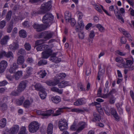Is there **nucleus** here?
<instances>
[{"instance_id":"1","label":"nucleus","mask_w":134,"mask_h":134,"mask_svg":"<svg viewBox=\"0 0 134 134\" xmlns=\"http://www.w3.org/2000/svg\"><path fill=\"white\" fill-rule=\"evenodd\" d=\"M31 87L32 89L34 90L33 87H34V88L35 90L40 92L39 93V96L42 99H43L46 98L47 96V93L41 84L37 83L35 85H32Z\"/></svg>"},{"instance_id":"2","label":"nucleus","mask_w":134,"mask_h":134,"mask_svg":"<svg viewBox=\"0 0 134 134\" xmlns=\"http://www.w3.org/2000/svg\"><path fill=\"white\" fill-rule=\"evenodd\" d=\"M28 127L29 132L32 133H34L39 130L40 124L37 122L33 121L29 124Z\"/></svg>"},{"instance_id":"3","label":"nucleus","mask_w":134,"mask_h":134,"mask_svg":"<svg viewBox=\"0 0 134 134\" xmlns=\"http://www.w3.org/2000/svg\"><path fill=\"white\" fill-rule=\"evenodd\" d=\"M53 16L50 13H48L45 14L42 18V22L43 23L45 24L46 26L48 25L49 27L51 21L53 19Z\"/></svg>"},{"instance_id":"4","label":"nucleus","mask_w":134,"mask_h":134,"mask_svg":"<svg viewBox=\"0 0 134 134\" xmlns=\"http://www.w3.org/2000/svg\"><path fill=\"white\" fill-rule=\"evenodd\" d=\"M58 126L60 130L63 131L68 129V123L66 120L65 119H62L59 121Z\"/></svg>"},{"instance_id":"5","label":"nucleus","mask_w":134,"mask_h":134,"mask_svg":"<svg viewBox=\"0 0 134 134\" xmlns=\"http://www.w3.org/2000/svg\"><path fill=\"white\" fill-rule=\"evenodd\" d=\"M54 35V32L51 31L43 32L41 34V35L43 36V38L46 40H48L53 37Z\"/></svg>"},{"instance_id":"6","label":"nucleus","mask_w":134,"mask_h":134,"mask_svg":"<svg viewBox=\"0 0 134 134\" xmlns=\"http://www.w3.org/2000/svg\"><path fill=\"white\" fill-rule=\"evenodd\" d=\"M51 1H48L46 3L42 4L41 8L42 13H44L47 11L49 10L51 7Z\"/></svg>"},{"instance_id":"7","label":"nucleus","mask_w":134,"mask_h":134,"mask_svg":"<svg viewBox=\"0 0 134 134\" xmlns=\"http://www.w3.org/2000/svg\"><path fill=\"white\" fill-rule=\"evenodd\" d=\"M48 25L46 26L43 24L40 25L38 24L34 23L33 25L34 28L36 29L38 31H41L44 30L45 29L48 27Z\"/></svg>"},{"instance_id":"8","label":"nucleus","mask_w":134,"mask_h":134,"mask_svg":"<svg viewBox=\"0 0 134 134\" xmlns=\"http://www.w3.org/2000/svg\"><path fill=\"white\" fill-rule=\"evenodd\" d=\"M54 113V111L52 110H49L45 111L41 110H38L37 111V114L43 116H50Z\"/></svg>"},{"instance_id":"9","label":"nucleus","mask_w":134,"mask_h":134,"mask_svg":"<svg viewBox=\"0 0 134 134\" xmlns=\"http://www.w3.org/2000/svg\"><path fill=\"white\" fill-rule=\"evenodd\" d=\"M52 51L49 47L45 49L42 53V58L45 59L48 58L52 54Z\"/></svg>"},{"instance_id":"10","label":"nucleus","mask_w":134,"mask_h":134,"mask_svg":"<svg viewBox=\"0 0 134 134\" xmlns=\"http://www.w3.org/2000/svg\"><path fill=\"white\" fill-rule=\"evenodd\" d=\"M94 7L97 11L100 13H103V12L102 10V9L107 15L109 16H111V15L108 13V12L103 7L102 5H94Z\"/></svg>"},{"instance_id":"11","label":"nucleus","mask_w":134,"mask_h":134,"mask_svg":"<svg viewBox=\"0 0 134 134\" xmlns=\"http://www.w3.org/2000/svg\"><path fill=\"white\" fill-rule=\"evenodd\" d=\"M66 76L65 74L64 73L57 74L55 77L54 81L57 84L59 83L60 80L64 78Z\"/></svg>"},{"instance_id":"12","label":"nucleus","mask_w":134,"mask_h":134,"mask_svg":"<svg viewBox=\"0 0 134 134\" xmlns=\"http://www.w3.org/2000/svg\"><path fill=\"white\" fill-rule=\"evenodd\" d=\"M115 60L117 62L120 63L118 65L119 67L121 68H124V67H126L125 65V62L122 58L121 57H117Z\"/></svg>"},{"instance_id":"13","label":"nucleus","mask_w":134,"mask_h":134,"mask_svg":"<svg viewBox=\"0 0 134 134\" xmlns=\"http://www.w3.org/2000/svg\"><path fill=\"white\" fill-rule=\"evenodd\" d=\"M8 65L6 61L3 60L0 63V73L3 72L5 70Z\"/></svg>"},{"instance_id":"14","label":"nucleus","mask_w":134,"mask_h":134,"mask_svg":"<svg viewBox=\"0 0 134 134\" xmlns=\"http://www.w3.org/2000/svg\"><path fill=\"white\" fill-rule=\"evenodd\" d=\"M125 59L126 60V64L125 63V65L126 67L124 68H129L130 70H132L134 68L131 65L133 63V59L132 58L131 60H127L126 58H125Z\"/></svg>"},{"instance_id":"15","label":"nucleus","mask_w":134,"mask_h":134,"mask_svg":"<svg viewBox=\"0 0 134 134\" xmlns=\"http://www.w3.org/2000/svg\"><path fill=\"white\" fill-rule=\"evenodd\" d=\"M19 127L18 125H15L9 130L8 132L9 134H15L18 132Z\"/></svg>"},{"instance_id":"16","label":"nucleus","mask_w":134,"mask_h":134,"mask_svg":"<svg viewBox=\"0 0 134 134\" xmlns=\"http://www.w3.org/2000/svg\"><path fill=\"white\" fill-rule=\"evenodd\" d=\"M78 24L79 27L76 26L75 30L76 32H79L84 28V25L83 21L80 20H78Z\"/></svg>"},{"instance_id":"17","label":"nucleus","mask_w":134,"mask_h":134,"mask_svg":"<svg viewBox=\"0 0 134 134\" xmlns=\"http://www.w3.org/2000/svg\"><path fill=\"white\" fill-rule=\"evenodd\" d=\"M26 87V83L24 81L21 82L19 84L17 88L18 91L21 92L23 91Z\"/></svg>"},{"instance_id":"18","label":"nucleus","mask_w":134,"mask_h":134,"mask_svg":"<svg viewBox=\"0 0 134 134\" xmlns=\"http://www.w3.org/2000/svg\"><path fill=\"white\" fill-rule=\"evenodd\" d=\"M86 125V123L85 122H79L77 125L78 128L77 130V131L78 132L81 131L85 127Z\"/></svg>"},{"instance_id":"19","label":"nucleus","mask_w":134,"mask_h":134,"mask_svg":"<svg viewBox=\"0 0 134 134\" xmlns=\"http://www.w3.org/2000/svg\"><path fill=\"white\" fill-rule=\"evenodd\" d=\"M10 37L8 35L4 36L0 41V43L2 45H5L7 44L8 41L9 40Z\"/></svg>"},{"instance_id":"20","label":"nucleus","mask_w":134,"mask_h":134,"mask_svg":"<svg viewBox=\"0 0 134 134\" xmlns=\"http://www.w3.org/2000/svg\"><path fill=\"white\" fill-rule=\"evenodd\" d=\"M65 18L66 22H69L70 19L72 18V15L70 12L69 11H66L65 14Z\"/></svg>"},{"instance_id":"21","label":"nucleus","mask_w":134,"mask_h":134,"mask_svg":"<svg viewBox=\"0 0 134 134\" xmlns=\"http://www.w3.org/2000/svg\"><path fill=\"white\" fill-rule=\"evenodd\" d=\"M19 47V45L17 42H13L9 46V48L12 50H16Z\"/></svg>"},{"instance_id":"22","label":"nucleus","mask_w":134,"mask_h":134,"mask_svg":"<svg viewBox=\"0 0 134 134\" xmlns=\"http://www.w3.org/2000/svg\"><path fill=\"white\" fill-rule=\"evenodd\" d=\"M33 101V99L32 98L30 99V100L28 99L25 100L23 104L24 107L25 108L29 107L32 104Z\"/></svg>"},{"instance_id":"23","label":"nucleus","mask_w":134,"mask_h":134,"mask_svg":"<svg viewBox=\"0 0 134 134\" xmlns=\"http://www.w3.org/2000/svg\"><path fill=\"white\" fill-rule=\"evenodd\" d=\"M33 71V69L31 67H27L26 70V74L25 76V78H27L32 73Z\"/></svg>"},{"instance_id":"24","label":"nucleus","mask_w":134,"mask_h":134,"mask_svg":"<svg viewBox=\"0 0 134 134\" xmlns=\"http://www.w3.org/2000/svg\"><path fill=\"white\" fill-rule=\"evenodd\" d=\"M102 67V65L100 66V71L98 72V80H100V79H102L103 75L104 73V70H102V68H101Z\"/></svg>"},{"instance_id":"25","label":"nucleus","mask_w":134,"mask_h":134,"mask_svg":"<svg viewBox=\"0 0 134 134\" xmlns=\"http://www.w3.org/2000/svg\"><path fill=\"white\" fill-rule=\"evenodd\" d=\"M18 68V66L16 63H14L10 66L9 70V72L11 73H13L15 70Z\"/></svg>"},{"instance_id":"26","label":"nucleus","mask_w":134,"mask_h":134,"mask_svg":"<svg viewBox=\"0 0 134 134\" xmlns=\"http://www.w3.org/2000/svg\"><path fill=\"white\" fill-rule=\"evenodd\" d=\"M25 62V59L23 56L20 55L18 58L17 60V63L18 65L23 64Z\"/></svg>"},{"instance_id":"27","label":"nucleus","mask_w":134,"mask_h":134,"mask_svg":"<svg viewBox=\"0 0 134 134\" xmlns=\"http://www.w3.org/2000/svg\"><path fill=\"white\" fill-rule=\"evenodd\" d=\"M49 47V46L46 44H44L42 46H38L36 48L37 51H44Z\"/></svg>"},{"instance_id":"28","label":"nucleus","mask_w":134,"mask_h":134,"mask_svg":"<svg viewBox=\"0 0 134 134\" xmlns=\"http://www.w3.org/2000/svg\"><path fill=\"white\" fill-rule=\"evenodd\" d=\"M70 84L68 82L63 81L60 82L58 85V86L60 88H62L70 86Z\"/></svg>"},{"instance_id":"29","label":"nucleus","mask_w":134,"mask_h":134,"mask_svg":"<svg viewBox=\"0 0 134 134\" xmlns=\"http://www.w3.org/2000/svg\"><path fill=\"white\" fill-rule=\"evenodd\" d=\"M53 128V125L51 123H49L48 126L47 130V134H52Z\"/></svg>"},{"instance_id":"30","label":"nucleus","mask_w":134,"mask_h":134,"mask_svg":"<svg viewBox=\"0 0 134 134\" xmlns=\"http://www.w3.org/2000/svg\"><path fill=\"white\" fill-rule=\"evenodd\" d=\"M71 108L68 107H64L62 108H59L56 111V113L54 114V116H57L61 114V113L63 112V110L64 109H70Z\"/></svg>"},{"instance_id":"31","label":"nucleus","mask_w":134,"mask_h":134,"mask_svg":"<svg viewBox=\"0 0 134 134\" xmlns=\"http://www.w3.org/2000/svg\"><path fill=\"white\" fill-rule=\"evenodd\" d=\"M51 100L53 102L55 103H59L61 100V98L58 96L52 97Z\"/></svg>"},{"instance_id":"32","label":"nucleus","mask_w":134,"mask_h":134,"mask_svg":"<svg viewBox=\"0 0 134 134\" xmlns=\"http://www.w3.org/2000/svg\"><path fill=\"white\" fill-rule=\"evenodd\" d=\"M19 35L20 37L23 38L26 37L27 36L26 31L23 29L19 31Z\"/></svg>"},{"instance_id":"33","label":"nucleus","mask_w":134,"mask_h":134,"mask_svg":"<svg viewBox=\"0 0 134 134\" xmlns=\"http://www.w3.org/2000/svg\"><path fill=\"white\" fill-rule=\"evenodd\" d=\"M7 120L6 119L3 118L0 121V128H3L4 127L6 124Z\"/></svg>"},{"instance_id":"34","label":"nucleus","mask_w":134,"mask_h":134,"mask_svg":"<svg viewBox=\"0 0 134 134\" xmlns=\"http://www.w3.org/2000/svg\"><path fill=\"white\" fill-rule=\"evenodd\" d=\"M103 108L107 115H110V111L108 105L106 104H105L104 105Z\"/></svg>"},{"instance_id":"35","label":"nucleus","mask_w":134,"mask_h":134,"mask_svg":"<svg viewBox=\"0 0 134 134\" xmlns=\"http://www.w3.org/2000/svg\"><path fill=\"white\" fill-rule=\"evenodd\" d=\"M119 30L121 32H122L123 34L125 35L126 37H129L130 36V35L126 31L122 28H119Z\"/></svg>"},{"instance_id":"36","label":"nucleus","mask_w":134,"mask_h":134,"mask_svg":"<svg viewBox=\"0 0 134 134\" xmlns=\"http://www.w3.org/2000/svg\"><path fill=\"white\" fill-rule=\"evenodd\" d=\"M52 91L57 92L59 94H61L63 92L62 90H59V89L56 87H53L51 88Z\"/></svg>"},{"instance_id":"37","label":"nucleus","mask_w":134,"mask_h":134,"mask_svg":"<svg viewBox=\"0 0 134 134\" xmlns=\"http://www.w3.org/2000/svg\"><path fill=\"white\" fill-rule=\"evenodd\" d=\"M84 61L83 57H79L77 62V64L79 66H81L82 65Z\"/></svg>"},{"instance_id":"38","label":"nucleus","mask_w":134,"mask_h":134,"mask_svg":"<svg viewBox=\"0 0 134 134\" xmlns=\"http://www.w3.org/2000/svg\"><path fill=\"white\" fill-rule=\"evenodd\" d=\"M96 26L98 29L99 31L101 32H103L105 31V29L101 25L97 24L96 25Z\"/></svg>"},{"instance_id":"39","label":"nucleus","mask_w":134,"mask_h":134,"mask_svg":"<svg viewBox=\"0 0 134 134\" xmlns=\"http://www.w3.org/2000/svg\"><path fill=\"white\" fill-rule=\"evenodd\" d=\"M22 72L21 71H19L16 72L15 74V78L17 80L20 78L22 75Z\"/></svg>"},{"instance_id":"40","label":"nucleus","mask_w":134,"mask_h":134,"mask_svg":"<svg viewBox=\"0 0 134 134\" xmlns=\"http://www.w3.org/2000/svg\"><path fill=\"white\" fill-rule=\"evenodd\" d=\"M38 74L40 77L43 78L46 75V73L45 70H41L38 73Z\"/></svg>"},{"instance_id":"41","label":"nucleus","mask_w":134,"mask_h":134,"mask_svg":"<svg viewBox=\"0 0 134 134\" xmlns=\"http://www.w3.org/2000/svg\"><path fill=\"white\" fill-rule=\"evenodd\" d=\"M46 83L48 85L50 86H54L57 85L55 81H52L51 80L47 81L46 82Z\"/></svg>"},{"instance_id":"42","label":"nucleus","mask_w":134,"mask_h":134,"mask_svg":"<svg viewBox=\"0 0 134 134\" xmlns=\"http://www.w3.org/2000/svg\"><path fill=\"white\" fill-rule=\"evenodd\" d=\"M25 99V98L23 97H21L19 99L16 101V104L19 105H21Z\"/></svg>"},{"instance_id":"43","label":"nucleus","mask_w":134,"mask_h":134,"mask_svg":"<svg viewBox=\"0 0 134 134\" xmlns=\"http://www.w3.org/2000/svg\"><path fill=\"white\" fill-rule=\"evenodd\" d=\"M5 57L7 58H14V55L13 53L11 51L8 52L7 53L6 52Z\"/></svg>"},{"instance_id":"44","label":"nucleus","mask_w":134,"mask_h":134,"mask_svg":"<svg viewBox=\"0 0 134 134\" xmlns=\"http://www.w3.org/2000/svg\"><path fill=\"white\" fill-rule=\"evenodd\" d=\"M93 116H94L93 121H99L100 119V116L99 114L94 113Z\"/></svg>"},{"instance_id":"45","label":"nucleus","mask_w":134,"mask_h":134,"mask_svg":"<svg viewBox=\"0 0 134 134\" xmlns=\"http://www.w3.org/2000/svg\"><path fill=\"white\" fill-rule=\"evenodd\" d=\"M0 107L1 109L3 110H6L7 108V106L5 103H0Z\"/></svg>"},{"instance_id":"46","label":"nucleus","mask_w":134,"mask_h":134,"mask_svg":"<svg viewBox=\"0 0 134 134\" xmlns=\"http://www.w3.org/2000/svg\"><path fill=\"white\" fill-rule=\"evenodd\" d=\"M47 63L46 60H40L38 63V66H41L46 64Z\"/></svg>"},{"instance_id":"47","label":"nucleus","mask_w":134,"mask_h":134,"mask_svg":"<svg viewBox=\"0 0 134 134\" xmlns=\"http://www.w3.org/2000/svg\"><path fill=\"white\" fill-rule=\"evenodd\" d=\"M96 108L97 110L100 114H103V109L102 108L100 105H99L98 106H96Z\"/></svg>"},{"instance_id":"48","label":"nucleus","mask_w":134,"mask_h":134,"mask_svg":"<svg viewBox=\"0 0 134 134\" xmlns=\"http://www.w3.org/2000/svg\"><path fill=\"white\" fill-rule=\"evenodd\" d=\"M78 36L79 38L80 39H83L84 38V34L83 32L82 31L79 32Z\"/></svg>"},{"instance_id":"49","label":"nucleus","mask_w":134,"mask_h":134,"mask_svg":"<svg viewBox=\"0 0 134 134\" xmlns=\"http://www.w3.org/2000/svg\"><path fill=\"white\" fill-rule=\"evenodd\" d=\"M45 41L43 40H40L37 41L35 43V44L37 45H41L45 42Z\"/></svg>"},{"instance_id":"50","label":"nucleus","mask_w":134,"mask_h":134,"mask_svg":"<svg viewBox=\"0 0 134 134\" xmlns=\"http://www.w3.org/2000/svg\"><path fill=\"white\" fill-rule=\"evenodd\" d=\"M115 100L116 98L112 96L110 98L109 102L111 104H113L115 103Z\"/></svg>"},{"instance_id":"51","label":"nucleus","mask_w":134,"mask_h":134,"mask_svg":"<svg viewBox=\"0 0 134 134\" xmlns=\"http://www.w3.org/2000/svg\"><path fill=\"white\" fill-rule=\"evenodd\" d=\"M71 111L72 112H76L77 113H80L83 111V110L79 108H74L71 109Z\"/></svg>"},{"instance_id":"52","label":"nucleus","mask_w":134,"mask_h":134,"mask_svg":"<svg viewBox=\"0 0 134 134\" xmlns=\"http://www.w3.org/2000/svg\"><path fill=\"white\" fill-rule=\"evenodd\" d=\"M77 15L78 18V20H81L83 16V14L81 12L79 11L77 12Z\"/></svg>"},{"instance_id":"53","label":"nucleus","mask_w":134,"mask_h":134,"mask_svg":"<svg viewBox=\"0 0 134 134\" xmlns=\"http://www.w3.org/2000/svg\"><path fill=\"white\" fill-rule=\"evenodd\" d=\"M12 13V11H9L8 12L6 18V19L7 20L9 21L10 20L11 17Z\"/></svg>"},{"instance_id":"54","label":"nucleus","mask_w":134,"mask_h":134,"mask_svg":"<svg viewBox=\"0 0 134 134\" xmlns=\"http://www.w3.org/2000/svg\"><path fill=\"white\" fill-rule=\"evenodd\" d=\"M6 52L3 50L0 51V59L3 58L4 57H5Z\"/></svg>"},{"instance_id":"55","label":"nucleus","mask_w":134,"mask_h":134,"mask_svg":"<svg viewBox=\"0 0 134 134\" xmlns=\"http://www.w3.org/2000/svg\"><path fill=\"white\" fill-rule=\"evenodd\" d=\"M25 49L27 51L30 50L31 48L30 44L27 43H26L25 44Z\"/></svg>"},{"instance_id":"56","label":"nucleus","mask_w":134,"mask_h":134,"mask_svg":"<svg viewBox=\"0 0 134 134\" xmlns=\"http://www.w3.org/2000/svg\"><path fill=\"white\" fill-rule=\"evenodd\" d=\"M77 87L79 90L80 91H81L85 90V89L81 83H79L78 84Z\"/></svg>"},{"instance_id":"57","label":"nucleus","mask_w":134,"mask_h":134,"mask_svg":"<svg viewBox=\"0 0 134 134\" xmlns=\"http://www.w3.org/2000/svg\"><path fill=\"white\" fill-rule=\"evenodd\" d=\"M94 32L93 30H91L90 31L89 37L90 38H93L95 36Z\"/></svg>"},{"instance_id":"58","label":"nucleus","mask_w":134,"mask_h":134,"mask_svg":"<svg viewBox=\"0 0 134 134\" xmlns=\"http://www.w3.org/2000/svg\"><path fill=\"white\" fill-rule=\"evenodd\" d=\"M5 25V22L3 20L0 22V29H2L3 28Z\"/></svg>"},{"instance_id":"59","label":"nucleus","mask_w":134,"mask_h":134,"mask_svg":"<svg viewBox=\"0 0 134 134\" xmlns=\"http://www.w3.org/2000/svg\"><path fill=\"white\" fill-rule=\"evenodd\" d=\"M116 16L121 23H123L124 22V20L123 19L120 15H116Z\"/></svg>"},{"instance_id":"60","label":"nucleus","mask_w":134,"mask_h":134,"mask_svg":"<svg viewBox=\"0 0 134 134\" xmlns=\"http://www.w3.org/2000/svg\"><path fill=\"white\" fill-rule=\"evenodd\" d=\"M70 21L71 25L72 26H74L76 23L75 19L74 18H72L70 19Z\"/></svg>"},{"instance_id":"61","label":"nucleus","mask_w":134,"mask_h":134,"mask_svg":"<svg viewBox=\"0 0 134 134\" xmlns=\"http://www.w3.org/2000/svg\"><path fill=\"white\" fill-rule=\"evenodd\" d=\"M80 103V105H82L85 103L86 101L85 99L83 98H82L78 99Z\"/></svg>"},{"instance_id":"62","label":"nucleus","mask_w":134,"mask_h":134,"mask_svg":"<svg viewBox=\"0 0 134 134\" xmlns=\"http://www.w3.org/2000/svg\"><path fill=\"white\" fill-rule=\"evenodd\" d=\"M26 129L25 127L22 126L20 129V132L24 133H27L26 132Z\"/></svg>"},{"instance_id":"63","label":"nucleus","mask_w":134,"mask_h":134,"mask_svg":"<svg viewBox=\"0 0 134 134\" xmlns=\"http://www.w3.org/2000/svg\"><path fill=\"white\" fill-rule=\"evenodd\" d=\"M127 42V40L126 38L124 37H122L121 39L120 42L122 44L126 43Z\"/></svg>"},{"instance_id":"64","label":"nucleus","mask_w":134,"mask_h":134,"mask_svg":"<svg viewBox=\"0 0 134 134\" xmlns=\"http://www.w3.org/2000/svg\"><path fill=\"white\" fill-rule=\"evenodd\" d=\"M23 25L25 27H28L29 26V22L27 21H25L23 23Z\"/></svg>"}]
</instances>
